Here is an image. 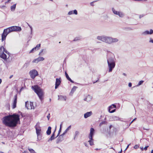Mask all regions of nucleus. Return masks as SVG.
I'll use <instances>...</instances> for the list:
<instances>
[{
  "label": "nucleus",
  "instance_id": "nucleus-36",
  "mask_svg": "<svg viewBox=\"0 0 153 153\" xmlns=\"http://www.w3.org/2000/svg\"><path fill=\"white\" fill-rule=\"evenodd\" d=\"M73 13L76 15H77V10H74L73 12Z\"/></svg>",
  "mask_w": 153,
  "mask_h": 153
},
{
  "label": "nucleus",
  "instance_id": "nucleus-51",
  "mask_svg": "<svg viewBox=\"0 0 153 153\" xmlns=\"http://www.w3.org/2000/svg\"><path fill=\"white\" fill-rule=\"evenodd\" d=\"M136 119V118H134V119H133V121H134V120H135Z\"/></svg>",
  "mask_w": 153,
  "mask_h": 153
},
{
  "label": "nucleus",
  "instance_id": "nucleus-52",
  "mask_svg": "<svg viewBox=\"0 0 153 153\" xmlns=\"http://www.w3.org/2000/svg\"><path fill=\"white\" fill-rule=\"evenodd\" d=\"M96 150H98L99 149H97V148H96L95 149Z\"/></svg>",
  "mask_w": 153,
  "mask_h": 153
},
{
  "label": "nucleus",
  "instance_id": "nucleus-7",
  "mask_svg": "<svg viewBox=\"0 0 153 153\" xmlns=\"http://www.w3.org/2000/svg\"><path fill=\"white\" fill-rule=\"evenodd\" d=\"M10 33L8 28L4 30L3 32L1 35V40L2 41L5 40L6 37L8 34Z\"/></svg>",
  "mask_w": 153,
  "mask_h": 153
},
{
  "label": "nucleus",
  "instance_id": "nucleus-25",
  "mask_svg": "<svg viewBox=\"0 0 153 153\" xmlns=\"http://www.w3.org/2000/svg\"><path fill=\"white\" fill-rule=\"evenodd\" d=\"M63 124V122H62L60 125V128H59V130L58 131V135H59L60 134V133L61 131V130H62V125Z\"/></svg>",
  "mask_w": 153,
  "mask_h": 153
},
{
  "label": "nucleus",
  "instance_id": "nucleus-38",
  "mask_svg": "<svg viewBox=\"0 0 153 153\" xmlns=\"http://www.w3.org/2000/svg\"><path fill=\"white\" fill-rule=\"evenodd\" d=\"M139 146L137 145H135L134 147V148L135 149H137L139 148Z\"/></svg>",
  "mask_w": 153,
  "mask_h": 153
},
{
  "label": "nucleus",
  "instance_id": "nucleus-15",
  "mask_svg": "<svg viewBox=\"0 0 153 153\" xmlns=\"http://www.w3.org/2000/svg\"><path fill=\"white\" fill-rule=\"evenodd\" d=\"M44 59L43 57L39 56L37 58L34 59L33 61L32 62L37 63L40 61H43Z\"/></svg>",
  "mask_w": 153,
  "mask_h": 153
},
{
  "label": "nucleus",
  "instance_id": "nucleus-43",
  "mask_svg": "<svg viewBox=\"0 0 153 153\" xmlns=\"http://www.w3.org/2000/svg\"><path fill=\"white\" fill-rule=\"evenodd\" d=\"M40 100H42L43 98V96H38Z\"/></svg>",
  "mask_w": 153,
  "mask_h": 153
},
{
  "label": "nucleus",
  "instance_id": "nucleus-35",
  "mask_svg": "<svg viewBox=\"0 0 153 153\" xmlns=\"http://www.w3.org/2000/svg\"><path fill=\"white\" fill-rule=\"evenodd\" d=\"M56 126H55V130H54V132H53V133L52 134V135H51V136H53V137H54V136H55V131H56Z\"/></svg>",
  "mask_w": 153,
  "mask_h": 153
},
{
  "label": "nucleus",
  "instance_id": "nucleus-2",
  "mask_svg": "<svg viewBox=\"0 0 153 153\" xmlns=\"http://www.w3.org/2000/svg\"><path fill=\"white\" fill-rule=\"evenodd\" d=\"M32 88L36 93L38 96H43L44 93L43 90L38 85H34L32 87Z\"/></svg>",
  "mask_w": 153,
  "mask_h": 153
},
{
  "label": "nucleus",
  "instance_id": "nucleus-54",
  "mask_svg": "<svg viewBox=\"0 0 153 153\" xmlns=\"http://www.w3.org/2000/svg\"><path fill=\"white\" fill-rule=\"evenodd\" d=\"M133 122V120L130 123V124H131Z\"/></svg>",
  "mask_w": 153,
  "mask_h": 153
},
{
  "label": "nucleus",
  "instance_id": "nucleus-57",
  "mask_svg": "<svg viewBox=\"0 0 153 153\" xmlns=\"http://www.w3.org/2000/svg\"><path fill=\"white\" fill-rule=\"evenodd\" d=\"M11 0H8V2H9V1H10Z\"/></svg>",
  "mask_w": 153,
  "mask_h": 153
},
{
  "label": "nucleus",
  "instance_id": "nucleus-32",
  "mask_svg": "<svg viewBox=\"0 0 153 153\" xmlns=\"http://www.w3.org/2000/svg\"><path fill=\"white\" fill-rule=\"evenodd\" d=\"M111 43L113 42H116L118 41V39L116 38H112Z\"/></svg>",
  "mask_w": 153,
  "mask_h": 153
},
{
  "label": "nucleus",
  "instance_id": "nucleus-61",
  "mask_svg": "<svg viewBox=\"0 0 153 153\" xmlns=\"http://www.w3.org/2000/svg\"><path fill=\"white\" fill-rule=\"evenodd\" d=\"M151 42H153V40H152L151 41Z\"/></svg>",
  "mask_w": 153,
  "mask_h": 153
},
{
  "label": "nucleus",
  "instance_id": "nucleus-24",
  "mask_svg": "<svg viewBox=\"0 0 153 153\" xmlns=\"http://www.w3.org/2000/svg\"><path fill=\"white\" fill-rule=\"evenodd\" d=\"M71 126H70L69 127H68L63 133V134L65 135L67 133V131L69 130V129L71 128Z\"/></svg>",
  "mask_w": 153,
  "mask_h": 153
},
{
  "label": "nucleus",
  "instance_id": "nucleus-37",
  "mask_svg": "<svg viewBox=\"0 0 153 153\" xmlns=\"http://www.w3.org/2000/svg\"><path fill=\"white\" fill-rule=\"evenodd\" d=\"M143 82V80L140 81L139 82V83H138V85H141Z\"/></svg>",
  "mask_w": 153,
  "mask_h": 153
},
{
  "label": "nucleus",
  "instance_id": "nucleus-21",
  "mask_svg": "<svg viewBox=\"0 0 153 153\" xmlns=\"http://www.w3.org/2000/svg\"><path fill=\"white\" fill-rule=\"evenodd\" d=\"M92 98V96H86L84 99V100L88 102L91 100Z\"/></svg>",
  "mask_w": 153,
  "mask_h": 153
},
{
  "label": "nucleus",
  "instance_id": "nucleus-48",
  "mask_svg": "<svg viewBox=\"0 0 153 153\" xmlns=\"http://www.w3.org/2000/svg\"><path fill=\"white\" fill-rule=\"evenodd\" d=\"M93 4V2H92L90 4H91V5H92V6H93V4Z\"/></svg>",
  "mask_w": 153,
  "mask_h": 153
},
{
  "label": "nucleus",
  "instance_id": "nucleus-28",
  "mask_svg": "<svg viewBox=\"0 0 153 153\" xmlns=\"http://www.w3.org/2000/svg\"><path fill=\"white\" fill-rule=\"evenodd\" d=\"M145 32L147 34H151L153 33V30L152 29H151L150 30V32H149L148 31H146Z\"/></svg>",
  "mask_w": 153,
  "mask_h": 153
},
{
  "label": "nucleus",
  "instance_id": "nucleus-53",
  "mask_svg": "<svg viewBox=\"0 0 153 153\" xmlns=\"http://www.w3.org/2000/svg\"><path fill=\"white\" fill-rule=\"evenodd\" d=\"M59 135H58V134H57V135L56 137H55V138H56Z\"/></svg>",
  "mask_w": 153,
  "mask_h": 153
},
{
  "label": "nucleus",
  "instance_id": "nucleus-12",
  "mask_svg": "<svg viewBox=\"0 0 153 153\" xmlns=\"http://www.w3.org/2000/svg\"><path fill=\"white\" fill-rule=\"evenodd\" d=\"M112 38L108 37H104V39H103V42L108 43H111Z\"/></svg>",
  "mask_w": 153,
  "mask_h": 153
},
{
  "label": "nucleus",
  "instance_id": "nucleus-26",
  "mask_svg": "<svg viewBox=\"0 0 153 153\" xmlns=\"http://www.w3.org/2000/svg\"><path fill=\"white\" fill-rule=\"evenodd\" d=\"M104 36H98L97 37V39L103 41V39H104Z\"/></svg>",
  "mask_w": 153,
  "mask_h": 153
},
{
  "label": "nucleus",
  "instance_id": "nucleus-58",
  "mask_svg": "<svg viewBox=\"0 0 153 153\" xmlns=\"http://www.w3.org/2000/svg\"><path fill=\"white\" fill-rule=\"evenodd\" d=\"M42 52H42H40V53H39V55H40V53H41Z\"/></svg>",
  "mask_w": 153,
  "mask_h": 153
},
{
  "label": "nucleus",
  "instance_id": "nucleus-55",
  "mask_svg": "<svg viewBox=\"0 0 153 153\" xmlns=\"http://www.w3.org/2000/svg\"><path fill=\"white\" fill-rule=\"evenodd\" d=\"M133 122V120L130 123V124H131Z\"/></svg>",
  "mask_w": 153,
  "mask_h": 153
},
{
  "label": "nucleus",
  "instance_id": "nucleus-46",
  "mask_svg": "<svg viewBox=\"0 0 153 153\" xmlns=\"http://www.w3.org/2000/svg\"><path fill=\"white\" fill-rule=\"evenodd\" d=\"M22 153H29L28 152H26L25 151L24 152H23Z\"/></svg>",
  "mask_w": 153,
  "mask_h": 153
},
{
  "label": "nucleus",
  "instance_id": "nucleus-60",
  "mask_svg": "<svg viewBox=\"0 0 153 153\" xmlns=\"http://www.w3.org/2000/svg\"><path fill=\"white\" fill-rule=\"evenodd\" d=\"M85 145L86 146H87V144H85Z\"/></svg>",
  "mask_w": 153,
  "mask_h": 153
},
{
  "label": "nucleus",
  "instance_id": "nucleus-19",
  "mask_svg": "<svg viewBox=\"0 0 153 153\" xmlns=\"http://www.w3.org/2000/svg\"><path fill=\"white\" fill-rule=\"evenodd\" d=\"M92 114V111L87 112L84 114V117L85 118H87L91 116Z\"/></svg>",
  "mask_w": 153,
  "mask_h": 153
},
{
  "label": "nucleus",
  "instance_id": "nucleus-1",
  "mask_svg": "<svg viewBox=\"0 0 153 153\" xmlns=\"http://www.w3.org/2000/svg\"><path fill=\"white\" fill-rule=\"evenodd\" d=\"M3 123L7 126L11 128L16 127L20 122V116L16 113L4 117L2 119Z\"/></svg>",
  "mask_w": 153,
  "mask_h": 153
},
{
  "label": "nucleus",
  "instance_id": "nucleus-10",
  "mask_svg": "<svg viewBox=\"0 0 153 153\" xmlns=\"http://www.w3.org/2000/svg\"><path fill=\"white\" fill-rule=\"evenodd\" d=\"M25 106L26 108L28 109H34L33 102H30L29 103L28 101H26L25 102Z\"/></svg>",
  "mask_w": 153,
  "mask_h": 153
},
{
  "label": "nucleus",
  "instance_id": "nucleus-62",
  "mask_svg": "<svg viewBox=\"0 0 153 153\" xmlns=\"http://www.w3.org/2000/svg\"><path fill=\"white\" fill-rule=\"evenodd\" d=\"M135 1H138L139 0H134Z\"/></svg>",
  "mask_w": 153,
  "mask_h": 153
},
{
  "label": "nucleus",
  "instance_id": "nucleus-27",
  "mask_svg": "<svg viewBox=\"0 0 153 153\" xmlns=\"http://www.w3.org/2000/svg\"><path fill=\"white\" fill-rule=\"evenodd\" d=\"M76 87L75 86H74L73 87V88H72V89L71 90V94L73 93L76 90Z\"/></svg>",
  "mask_w": 153,
  "mask_h": 153
},
{
  "label": "nucleus",
  "instance_id": "nucleus-50",
  "mask_svg": "<svg viewBox=\"0 0 153 153\" xmlns=\"http://www.w3.org/2000/svg\"><path fill=\"white\" fill-rule=\"evenodd\" d=\"M151 153H153V149L152 150Z\"/></svg>",
  "mask_w": 153,
  "mask_h": 153
},
{
  "label": "nucleus",
  "instance_id": "nucleus-42",
  "mask_svg": "<svg viewBox=\"0 0 153 153\" xmlns=\"http://www.w3.org/2000/svg\"><path fill=\"white\" fill-rule=\"evenodd\" d=\"M128 86L129 87H131L132 86V84L131 82H129V83H128Z\"/></svg>",
  "mask_w": 153,
  "mask_h": 153
},
{
  "label": "nucleus",
  "instance_id": "nucleus-41",
  "mask_svg": "<svg viewBox=\"0 0 153 153\" xmlns=\"http://www.w3.org/2000/svg\"><path fill=\"white\" fill-rule=\"evenodd\" d=\"M73 14V11H70L68 12V14L69 15H71Z\"/></svg>",
  "mask_w": 153,
  "mask_h": 153
},
{
  "label": "nucleus",
  "instance_id": "nucleus-4",
  "mask_svg": "<svg viewBox=\"0 0 153 153\" xmlns=\"http://www.w3.org/2000/svg\"><path fill=\"white\" fill-rule=\"evenodd\" d=\"M94 132V129L93 128H91L90 129V133L89 136L90 140L88 141L90 145L91 146H93L94 145V140L93 138V136Z\"/></svg>",
  "mask_w": 153,
  "mask_h": 153
},
{
  "label": "nucleus",
  "instance_id": "nucleus-39",
  "mask_svg": "<svg viewBox=\"0 0 153 153\" xmlns=\"http://www.w3.org/2000/svg\"><path fill=\"white\" fill-rule=\"evenodd\" d=\"M105 123V122L104 121H102V122H101V123H100V126H101V125H102L103 124H104Z\"/></svg>",
  "mask_w": 153,
  "mask_h": 153
},
{
  "label": "nucleus",
  "instance_id": "nucleus-56",
  "mask_svg": "<svg viewBox=\"0 0 153 153\" xmlns=\"http://www.w3.org/2000/svg\"><path fill=\"white\" fill-rule=\"evenodd\" d=\"M0 153H4L2 152H0Z\"/></svg>",
  "mask_w": 153,
  "mask_h": 153
},
{
  "label": "nucleus",
  "instance_id": "nucleus-23",
  "mask_svg": "<svg viewBox=\"0 0 153 153\" xmlns=\"http://www.w3.org/2000/svg\"><path fill=\"white\" fill-rule=\"evenodd\" d=\"M51 128L50 126H49L48 128V130L46 131L47 134L48 135H50L51 133Z\"/></svg>",
  "mask_w": 153,
  "mask_h": 153
},
{
  "label": "nucleus",
  "instance_id": "nucleus-34",
  "mask_svg": "<svg viewBox=\"0 0 153 153\" xmlns=\"http://www.w3.org/2000/svg\"><path fill=\"white\" fill-rule=\"evenodd\" d=\"M148 147H149V146H146L144 148H143L142 147V148H141V149L142 150H147V148Z\"/></svg>",
  "mask_w": 153,
  "mask_h": 153
},
{
  "label": "nucleus",
  "instance_id": "nucleus-45",
  "mask_svg": "<svg viewBox=\"0 0 153 153\" xmlns=\"http://www.w3.org/2000/svg\"><path fill=\"white\" fill-rule=\"evenodd\" d=\"M13 76V75H11V76H10V77H9V78H10V79H11V78Z\"/></svg>",
  "mask_w": 153,
  "mask_h": 153
},
{
  "label": "nucleus",
  "instance_id": "nucleus-5",
  "mask_svg": "<svg viewBox=\"0 0 153 153\" xmlns=\"http://www.w3.org/2000/svg\"><path fill=\"white\" fill-rule=\"evenodd\" d=\"M4 52L7 53V51L5 49L4 47L1 46L0 48V57L4 59H6L7 56L6 54L4 53Z\"/></svg>",
  "mask_w": 153,
  "mask_h": 153
},
{
  "label": "nucleus",
  "instance_id": "nucleus-8",
  "mask_svg": "<svg viewBox=\"0 0 153 153\" xmlns=\"http://www.w3.org/2000/svg\"><path fill=\"white\" fill-rule=\"evenodd\" d=\"M10 32L13 31H20L21 30V28L20 27L17 26H13L8 28Z\"/></svg>",
  "mask_w": 153,
  "mask_h": 153
},
{
  "label": "nucleus",
  "instance_id": "nucleus-44",
  "mask_svg": "<svg viewBox=\"0 0 153 153\" xmlns=\"http://www.w3.org/2000/svg\"><path fill=\"white\" fill-rule=\"evenodd\" d=\"M130 145V144H128L126 148L125 149V150H126L129 147V146Z\"/></svg>",
  "mask_w": 153,
  "mask_h": 153
},
{
  "label": "nucleus",
  "instance_id": "nucleus-9",
  "mask_svg": "<svg viewBox=\"0 0 153 153\" xmlns=\"http://www.w3.org/2000/svg\"><path fill=\"white\" fill-rule=\"evenodd\" d=\"M30 77L34 79L35 77L38 75V72L36 70H33L30 71L29 72Z\"/></svg>",
  "mask_w": 153,
  "mask_h": 153
},
{
  "label": "nucleus",
  "instance_id": "nucleus-33",
  "mask_svg": "<svg viewBox=\"0 0 153 153\" xmlns=\"http://www.w3.org/2000/svg\"><path fill=\"white\" fill-rule=\"evenodd\" d=\"M55 138V137H54L51 136V137L48 140V141L49 142L50 140H54Z\"/></svg>",
  "mask_w": 153,
  "mask_h": 153
},
{
  "label": "nucleus",
  "instance_id": "nucleus-22",
  "mask_svg": "<svg viewBox=\"0 0 153 153\" xmlns=\"http://www.w3.org/2000/svg\"><path fill=\"white\" fill-rule=\"evenodd\" d=\"M65 74L66 76V77L67 79L70 81L71 82H73V81L72 80V79L69 77V76L68 74L66 72H65Z\"/></svg>",
  "mask_w": 153,
  "mask_h": 153
},
{
  "label": "nucleus",
  "instance_id": "nucleus-14",
  "mask_svg": "<svg viewBox=\"0 0 153 153\" xmlns=\"http://www.w3.org/2000/svg\"><path fill=\"white\" fill-rule=\"evenodd\" d=\"M116 108V105L114 104H112L110 106L109 108L108 109V111L110 113H113L115 111V109H114L112 110L111 111V109H113L114 108Z\"/></svg>",
  "mask_w": 153,
  "mask_h": 153
},
{
  "label": "nucleus",
  "instance_id": "nucleus-31",
  "mask_svg": "<svg viewBox=\"0 0 153 153\" xmlns=\"http://www.w3.org/2000/svg\"><path fill=\"white\" fill-rule=\"evenodd\" d=\"M79 132L78 131H76L75 132V137L74 138V139H75L77 135H78L79 134Z\"/></svg>",
  "mask_w": 153,
  "mask_h": 153
},
{
  "label": "nucleus",
  "instance_id": "nucleus-30",
  "mask_svg": "<svg viewBox=\"0 0 153 153\" xmlns=\"http://www.w3.org/2000/svg\"><path fill=\"white\" fill-rule=\"evenodd\" d=\"M28 149L31 153H35V151L33 149L29 148V147L28 148Z\"/></svg>",
  "mask_w": 153,
  "mask_h": 153
},
{
  "label": "nucleus",
  "instance_id": "nucleus-59",
  "mask_svg": "<svg viewBox=\"0 0 153 153\" xmlns=\"http://www.w3.org/2000/svg\"><path fill=\"white\" fill-rule=\"evenodd\" d=\"M123 74L124 75H126V74L125 73H123Z\"/></svg>",
  "mask_w": 153,
  "mask_h": 153
},
{
  "label": "nucleus",
  "instance_id": "nucleus-29",
  "mask_svg": "<svg viewBox=\"0 0 153 153\" xmlns=\"http://www.w3.org/2000/svg\"><path fill=\"white\" fill-rule=\"evenodd\" d=\"M16 4H14L13 5L11 6L10 7V8L11 10L13 11L16 8Z\"/></svg>",
  "mask_w": 153,
  "mask_h": 153
},
{
  "label": "nucleus",
  "instance_id": "nucleus-63",
  "mask_svg": "<svg viewBox=\"0 0 153 153\" xmlns=\"http://www.w3.org/2000/svg\"><path fill=\"white\" fill-rule=\"evenodd\" d=\"M50 100L51 101V99H50Z\"/></svg>",
  "mask_w": 153,
  "mask_h": 153
},
{
  "label": "nucleus",
  "instance_id": "nucleus-16",
  "mask_svg": "<svg viewBox=\"0 0 153 153\" xmlns=\"http://www.w3.org/2000/svg\"><path fill=\"white\" fill-rule=\"evenodd\" d=\"M61 79H59L56 78V82L55 83V88H57L58 86L60 85L61 83Z\"/></svg>",
  "mask_w": 153,
  "mask_h": 153
},
{
  "label": "nucleus",
  "instance_id": "nucleus-18",
  "mask_svg": "<svg viewBox=\"0 0 153 153\" xmlns=\"http://www.w3.org/2000/svg\"><path fill=\"white\" fill-rule=\"evenodd\" d=\"M17 96H15L14 98L13 105L12 108L13 109L15 108L16 107V105L17 101Z\"/></svg>",
  "mask_w": 153,
  "mask_h": 153
},
{
  "label": "nucleus",
  "instance_id": "nucleus-49",
  "mask_svg": "<svg viewBox=\"0 0 153 153\" xmlns=\"http://www.w3.org/2000/svg\"><path fill=\"white\" fill-rule=\"evenodd\" d=\"M122 152V150L121 149V151L120 152H119L118 153H121Z\"/></svg>",
  "mask_w": 153,
  "mask_h": 153
},
{
  "label": "nucleus",
  "instance_id": "nucleus-20",
  "mask_svg": "<svg viewBox=\"0 0 153 153\" xmlns=\"http://www.w3.org/2000/svg\"><path fill=\"white\" fill-rule=\"evenodd\" d=\"M58 100L61 101H65L67 99L66 96H58Z\"/></svg>",
  "mask_w": 153,
  "mask_h": 153
},
{
  "label": "nucleus",
  "instance_id": "nucleus-13",
  "mask_svg": "<svg viewBox=\"0 0 153 153\" xmlns=\"http://www.w3.org/2000/svg\"><path fill=\"white\" fill-rule=\"evenodd\" d=\"M64 135L63 134L60 135L56 140V143H58L64 140L63 136Z\"/></svg>",
  "mask_w": 153,
  "mask_h": 153
},
{
  "label": "nucleus",
  "instance_id": "nucleus-40",
  "mask_svg": "<svg viewBox=\"0 0 153 153\" xmlns=\"http://www.w3.org/2000/svg\"><path fill=\"white\" fill-rule=\"evenodd\" d=\"M50 114L49 113V114H48V116L47 117L48 120H49L50 118Z\"/></svg>",
  "mask_w": 153,
  "mask_h": 153
},
{
  "label": "nucleus",
  "instance_id": "nucleus-3",
  "mask_svg": "<svg viewBox=\"0 0 153 153\" xmlns=\"http://www.w3.org/2000/svg\"><path fill=\"white\" fill-rule=\"evenodd\" d=\"M107 62L108 66L109 68L108 71L109 72H111L115 66V63L113 59L112 58L109 59L108 60Z\"/></svg>",
  "mask_w": 153,
  "mask_h": 153
},
{
  "label": "nucleus",
  "instance_id": "nucleus-6",
  "mask_svg": "<svg viewBox=\"0 0 153 153\" xmlns=\"http://www.w3.org/2000/svg\"><path fill=\"white\" fill-rule=\"evenodd\" d=\"M37 124L35 126L36 131V133L37 135V139L39 140L41 139V129L39 126L37 127Z\"/></svg>",
  "mask_w": 153,
  "mask_h": 153
},
{
  "label": "nucleus",
  "instance_id": "nucleus-17",
  "mask_svg": "<svg viewBox=\"0 0 153 153\" xmlns=\"http://www.w3.org/2000/svg\"><path fill=\"white\" fill-rule=\"evenodd\" d=\"M40 44H39L36 45V47L33 48L29 52L30 53H33L34 51H36L37 50L39 49L40 47Z\"/></svg>",
  "mask_w": 153,
  "mask_h": 153
},
{
  "label": "nucleus",
  "instance_id": "nucleus-11",
  "mask_svg": "<svg viewBox=\"0 0 153 153\" xmlns=\"http://www.w3.org/2000/svg\"><path fill=\"white\" fill-rule=\"evenodd\" d=\"M112 10L115 14L118 15L121 17H123L124 14L122 12L116 11L114 8H112Z\"/></svg>",
  "mask_w": 153,
  "mask_h": 153
},
{
  "label": "nucleus",
  "instance_id": "nucleus-47",
  "mask_svg": "<svg viewBox=\"0 0 153 153\" xmlns=\"http://www.w3.org/2000/svg\"><path fill=\"white\" fill-rule=\"evenodd\" d=\"M2 82V80L1 79H0V84Z\"/></svg>",
  "mask_w": 153,
  "mask_h": 153
}]
</instances>
